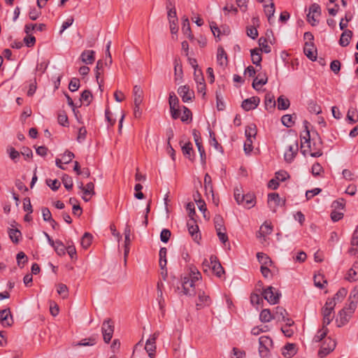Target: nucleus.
<instances>
[{
	"mask_svg": "<svg viewBox=\"0 0 358 358\" xmlns=\"http://www.w3.org/2000/svg\"><path fill=\"white\" fill-rule=\"evenodd\" d=\"M259 45L261 47V50L266 53L271 52V47L268 45L267 41L265 38L261 37L259 39Z\"/></svg>",
	"mask_w": 358,
	"mask_h": 358,
	"instance_id": "53",
	"label": "nucleus"
},
{
	"mask_svg": "<svg viewBox=\"0 0 358 358\" xmlns=\"http://www.w3.org/2000/svg\"><path fill=\"white\" fill-rule=\"evenodd\" d=\"M178 93L183 102H189L194 98V92L189 89L188 85H182L178 87Z\"/></svg>",
	"mask_w": 358,
	"mask_h": 358,
	"instance_id": "12",
	"label": "nucleus"
},
{
	"mask_svg": "<svg viewBox=\"0 0 358 358\" xmlns=\"http://www.w3.org/2000/svg\"><path fill=\"white\" fill-rule=\"evenodd\" d=\"M301 144L302 148L306 147L310 150V155L313 157H318L322 155L321 146L317 148H314L313 151H312L313 150L310 146V132L308 129L306 130V136L301 138ZM318 144L320 145H322V141L320 137H318Z\"/></svg>",
	"mask_w": 358,
	"mask_h": 358,
	"instance_id": "3",
	"label": "nucleus"
},
{
	"mask_svg": "<svg viewBox=\"0 0 358 358\" xmlns=\"http://www.w3.org/2000/svg\"><path fill=\"white\" fill-rule=\"evenodd\" d=\"M0 322L4 327H10L13 324V319L10 308L0 311Z\"/></svg>",
	"mask_w": 358,
	"mask_h": 358,
	"instance_id": "14",
	"label": "nucleus"
},
{
	"mask_svg": "<svg viewBox=\"0 0 358 358\" xmlns=\"http://www.w3.org/2000/svg\"><path fill=\"white\" fill-rule=\"evenodd\" d=\"M92 94L90 90H84L80 96V101L81 102L84 101L87 103V105H89L92 101Z\"/></svg>",
	"mask_w": 358,
	"mask_h": 358,
	"instance_id": "51",
	"label": "nucleus"
},
{
	"mask_svg": "<svg viewBox=\"0 0 358 358\" xmlns=\"http://www.w3.org/2000/svg\"><path fill=\"white\" fill-rule=\"evenodd\" d=\"M241 205H243L246 208H250L253 207L255 204V196L253 194H245V196H241Z\"/></svg>",
	"mask_w": 358,
	"mask_h": 358,
	"instance_id": "26",
	"label": "nucleus"
},
{
	"mask_svg": "<svg viewBox=\"0 0 358 358\" xmlns=\"http://www.w3.org/2000/svg\"><path fill=\"white\" fill-rule=\"evenodd\" d=\"M66 252L69 254L72 259H77L76 250L73 245H70L68 243V245L66 248Z\"/></svg>",
	"mask_w": 358,
	"mask_h": 358,
	"instance_id": "62",
	"label": "nucleus"
},
{
	"mask_svg": "<svg viewBox=\"0 0 358 358\" xmlns=\"http://www.w3.org/2000/svg\"><path fill=\"white\" fill-rule=\"evenodd\" d=\"M314 285L318 288H323L324 285L327 283V281L324 279L323 275L319 273L314 275L313 278Z\"/></svg>",
	"mask_w": 358,
	"mask_h": 358,
	"instance_id": "39",
	"label": "nucleus"
},
{
	"mask_svg": "<svg viewBox=\"0 0 358 358\" xmlns=\"http://www.w3.org/2000/svg\"><path fill=\"white\" fill-rule=\"evenodd\" d=\"M273 231V226L271 223L265 222L260 227V230L257 234V238H263L265 240V236L271 234Z\"/></svg>",
	"mask_w": 358,
	"mask_h": 358,
	"instance_id": "22",
	"label": "nucleus"
},
{
	"mask_svg": "<svg viewBox=\"0 0 358 358\" xmlns=\"http://www.w3.org/2000/svg\"><path fill=\"white\" fill-rule=\"evenodd\" d=\"M214 224L216 231L225 230L224 220L220 215H216L214 217Z\"/></svg>",
	"mask_w": 358,
	"mask_h": 358,
	"instance_id": "45",
	"label": "nucleus"
},
{
	"mask_svg": "<svg viewBox=\"0 0 358 358\" xmlns=\"http://www.w3.org/2000/svg\"><path fill=\"white\" fill-rule=\"evenodd\" d=\"M294 117H296L294 114V115H289V114L284 115L281 117V122L284 126H285L287 127H291L294 124Z\"/></svg>",
	"mask_w": 358,
	"mask_h": 358,
	"instance_id": "41",
	"label": "nucleus"
},
{
	"mask_svg": "<svg viewBox=\"0 0 358 358\" xmlns=\"http://www.w3.org/2000/svg\"><path fill=\"white\" fill-rule=\"evenodd\" d=\"M74 154L69 150H66L62 155V160L64 164H69L74 158Z\"/></svg>",
	"mask_w": 358,
	"mask_h": 358,
	"instance_id": "64",
	"label": "nucleus"
},
{
	"mask_svg": "<svg viewBox=\"0 0 358 358\" xmlns=\"http://www.w3.org/2000/svg\"><path fill=\"white\" fill-rule=\"evenodd\" d=\"M9 237L13 243H18L22 236L20 231L17 229H10L8 231Z\"/></svg>",
	"mask_w": 358,
	"mask_h": 358,
	"instance_id": "47",
	"label": "nucleus"
},
{
	"mask_svg": "<svg viewBox=\"0 0 358 358\" xmlns=\"http://www.w3.org/2000/svg\"><path fill=\"white\" fill-rule=\"evenodd\" d=\"M274 289L273 287L270 286L260 292L264 299L271 304H276L279 301L280 294L277 292H274Z\"/></svg>",
	"mask_w": 358,
	"mask_h": 358,
	"instance_id": "6",
	"label": "nucleus"
},
{
	"mask_svg": "<svg viewBox=\"0 0 358 358\" xmlns=\"http://www.w3.org/2000/svg\"><path fill=\"white\" fill-rule=\"evenodd\" d=\"M336 302L334 299H327L324 306L322 308L323 325L327 326L334 317V307Z\"/></svg>",
	"mask_w": 358,
	"mask_h": 358,
	"instance_id": "2",
	"label": "nucleus"
},
{
	"mask_svg": "<svg viewBox=\"0 0 358 358\" xmlns=\"http://www.w3.org/2000/svg\"><path fill=\"white\" fill-rule=\"evenodd\" d=\"M134 106H140L143 100V91L138 85H135L133 89Z\"/></svg>",
	"mask_w": 358,
	"mask_h": 358,
	"instance_id": "21",
	"label": "nucleus"
},
{
	"mask_svg": "<svg viewBox=\"0 0 358 358\" xmlns=\"http://www.w3.org/2000/svg\"><path fill=\"white\" fill-rule=\"evenodd\" d=\"M273 319H275V316L271 314L269 309H263L259 314V320L264 323L269 322Z\"/></svg>",
	"mask_w": 358,
	"mask_h": 358,
	"instance_id": "30",
	"label": "nucleus"
},
{
	"mask_svg": "<svg viewBox=\"0 0 358 358\" xmlns=\"http://www.w3.org/2000/svg\"><path fill=\"white\" fill-rule=\"evenodd\" d=\"M171 233L170 230L164 229L160 234V240L164 243H167L171 237Z\"/></svg>",
	"mask_w": 358,
	"mask_h": 358,
	"instance_id": "63",
	"label": "nucleus"
},
{
	"mask_svg": "<svg viewBox=\"0 0 358 358\" xmlns=\"http://www.w3.org/2000/svg\"><path fill=\"white\" fill-rule=\"evenodd\" d=\"M57 252V254L59 256L64 255L66 254V247L59 241H55V246H52Z\"/></svg>",
	"mask_w": 358,
	"mask_h": 358,
	"instance_id": "48",
	"label": "nucleus"
},
{
	"mask_svg": "<svg viewBox=\"0 0 358 358\" xmlns=\"http://www.w3.org/2000/svg\"><path fill=\"white\" fill-rule=\"evenodd\" d=\"M210 263L211 264L212 272L215 273L217 277L220 278L224 273V271L221 264L217 260V257L213 255L210 256Z\"/></svg>",
	"mask_w": 358,
	"mask_h": 358,
	"instance_id": "16",
	"label": "nucleus"
},
{
	"mask_svg": "<svg viewBox=\"0 0 358 358\" xmlns=\"http://www.w3.org/2000/svg\"><path fill=\"white\" fill-rule=\"evenodd\" d=\"M8 152L9 154L10 158L13 160L15 162L17 161L19 159L20 154L18 151H17L14 148H10L8 149Z\"/></svg>",
	"mask_w": 358,
	"mask_h": 358,
	"instance_id": "60",
	"label": "nucleus"
},
{
	"mask_svg": "<svg viewBox=\"0 0 358 358\" xmlns=\"http://www.w3.org/2000/svg\"><path fill=\"white\" fill-rule=\"evenodd\" d=\"M261 292L259 293H252L250 296V301L252 304L258 305L261 302H262L263 299L261 296Z\"/></svg>",
	"mask_w": 358,
	"mask_h": 358,
	"instance_id": "59",
	"label": "nucleus"
},
{
	"mask_svg": "<svg viewBox=\"0 0 358 358\" xmlns=\"http://www.w3.org/2000/svg\"><path fill=\"white\" fill-rule=\"evenodd\" d=\"M296 353L295 345L292 343H288L282 349V355L286 357H291Z\"/></svg>",
	"mask_w": 358,
	"mask_h": 358,
	"instance_id": "34",
	"label": "nucleus"
},
{
	"mask_svg": "<svg viewBox=\"0 0 358 358\" xmlns=\"http://www.w3.org/2000/svg\"><path fill=\"white\" fill-rule=\"evenodd\" d=\"M166 252H167L166 248H162L160 249L159 253V266H160L161 269H162V270L165 268V267L166 266V263H167Z\"/></svg>",
	"mask_w": 358,
	"mask_h": 358,
	"instance_id": "38",
	"label": "nucleus"
},
{
	"mask_svg": "<svg viewBox=\"0 0 358 358\" xmlns=\"http://www.w3.org/2000/svg\"><path fill=\"white\" fill-rule=\"evenodd\" d=\"M264 11L268 18L269 24L272 23L273 17L275 13V4L271 3L270 5H264Z\"/></svg>",
	"mask_w": 358,
	"mask_h": 358,
	"instance_id": "32",
	"label": "nucleus"
},
{
	"mask_svg": "<svg viewBox=\"0 0 358 358\" xmlns=\"http://www.w3.org/2000/svg\"><path fill=\"white\" fill-rule=\"evenodd\" d=\"M182 109L183 112L180 117L181 121L185 122L189 120H192V112L186 106H183Z\"/></svg>",
	"mask_w": 358,
	"mask_h": 358,
	"instance_id": "55",
	"label": "nucleus"
},
{
	"mask_svg": "<svg viewBox=\"0 0 358 358\" xmlns=\"http://www.w3.org/2000/svg\"><path fill=\"white\" fill-rule=\"evenodd\" d=\"M328 332V329L323 325V327L318 330L317 334L315 335L313 338V341L315 343L320 342L325 336H327Z\"/></svg>",
	"mask_w": 358,
	"mask_h": 358,
	"instance_id": "44",
	"label": "nucleus"
},
{
	"mask_svg": "<svg viewBox=\"0 0 358 358\" xmlns=\"http://www.w3.org/2000/svg\"><path fill=\"white\" fill-rule=\"evenodd\" d=\"M159 336V332H155L152 336H150L145 343V350L150 358H155V357L156 340Z\"/></svg>",
	"mask_w": 358,
	"mask_h": 358,
	"instance_id": "8",
	"label": "nucleus"
},
{
	"mask_svg": "<svg viewBox=\"0 0 358 358\" xmlns=\"http://www.w3.org/2000/svg\"><path fill=\"white\" fill-rule=\"evenodd\" d=\"M182 150L185 156H186L189 160L192 162L194 161V157L193 155L192 144L190 142L185 143V145L182 146Z\"/></svg>",
	"mask_w": 358,
	"mask_h": 358,
	"instance_id": "28",
	"label": "nucleus"
},
{
	"mask_svg": "<svg viewBox=\"0 0 358 358\" xmlns=\"http://www.w3.org/2000/svg\"><path fill=\"white\" fill-rule=\"evenodd\" d=\"M92 236L90 233H85L81 238V245L83 248L87 249L92 243Z\"/></svg>",
	"mask_w": 358,
	"mask_h": 358,
	"instance_id": "43",
	"label": "nucleus"
},
{
	"mask_svg": "<svg viewBox=\"0 0 358 358\" xmlns=\"http://www.w3.org/2000/svg\"><path fill=\"white\" fill-rule=\"evenodd\" d=\"M62 183L67 190H71L73 187V180L71 176L64 174L62 177Z\"/></svg>",
	"mask_w": 358,
	"mask_h": 358,
	"instance_id": "52",
	"label": "nucleus"
},
{
	"mask_svg": "<svg viewBox=\"0 0 358 358\" xmlns=\"http://www.w3.org/2000/svg\"><path fill=\"white\" fill-rule=\"evenodd\" d=\"M285 203V200L280 199V196L278 193L268 194V205L273 212L276 211V208L278 206H284Z\"/></svg>",
	"mask_w": 358,
	"mask_h": 358,
	"instance_id": "10",
	"label": "nucleus"
},
{
	"mask_svg": "<svg viewBox=\"0 0 358 358\" xmlns=\"http://www.w3.org/2000/svg\"><path fill=\"white\" fill-rule=\"evenodd\" d=\"M78 187L83 192V199L86 202L89 201L95 194L94 185L92 182H88L85 186L83 185V182H80Z\"/></svg>",
	"mask_w": 358,
	"mask_h": 358,
	"instance_id": "9",
	"label": "nucleus"
},
{
	"mask_svg": "<svg viewBox=\"0 0 358 358\" xmlns=\"http://www.w3.org/2000/svg\"><path fill=\"white\" fill-rule=\"evenodd\" d=\"M259 354L261 357L265 358L268 357L270 350L273 347L272 339L267 336H263L259 338Z\"/></svg>",
	"mask_w": 358,
	"mask_h": 358,
	"instance_id": "4",
	"label": "nucleus"
},
{
	"mask_svg": "<svg viewBox=\"0 0 358 358\" xmlns=\"http://www.w3.org/2000/svg\"><path fill=\"white\" fill-rule=\"evenodd\" d=\"M217 60L221 66H224L227 64V53L222 47H219L217 49Z\"/></svg>",
	"mask_w": 358,
	"mask_h": 358,
	"instance_id": "31",
	"label": "nucleus"
},
{
	"mask_svg": "<svg viewBox=\"0 0 358 358\" xmlns=\"http://www.w3.org/2000/svg\"><path fill=\"white\" fill-rule=\"evenodd\" d=\"M251 57L252 62L256 66H260V62L262 61V55L259 52V50L256 49L251 50Z\"/></svg>",
	"mask_w": 358,
	"mask_h": 358,
	"instance_id": "46",
	"label": "nucleus"
},
{
	"mask_svg": "<svg viewBox=\"0 0 358 358\" xmlns=\"http://www.w3.org/2000/svg\"><path fill=\"white\" fill-rule=\"evenodd\" d=\"M245 134L246 138H252V137L255 138L257 135L256 125L255 124H250L247 126L245 128Z\"/></svg>",
	"mask_w": 358,
	"mask_h": 358,
	"instance_id": "42",
	"label": "nucleus"
},
{
	"mask_svg": "<svg viewBox=\"0 0 358 358\" xmlns=\"http://www.w3.org/2000/svg\"><path fill=\"white\" fill-rule=\"evenodd\" d=\"M321 15V8L319 4L313 3L309 8V12L307 14V20L312 26H316L318 24V17Z\"/></svg>",
	"mask_w": 358,
	"mask_h": 358,
	"instance_id": "5",
	"label": "nucleus"
},
{
	"mask_svg": "<svg viewBox=\"0 0 358 358\" xmlns=\"http://www.w3.org/2000/svg\"><path fill=\"white\" fill-rule=\"evenodd\" d=\"M276 105V101L275 100L274 96L268 93L265 96V106L266 109L275 108Z\"/></svg>",
	"mask_w": 358,
	"mask_h": 358,
	"instance_id": "40",
	"label": "nucleus"
},
{
	"mask_svg": "<svg viewBox=\"0 0 358 358\" xmlns=\"http://www.w3.org/2000/svg\"><path fill=\"white\" fill-rule=\"evenodd\" d=\"M45 24H27L25 26H24V32L27 34H29V33L35 29L39 31H43L45 29Z\"/></svg>",
	"mask_w": 358,
	"mask_h": 358,
	"instance_id": "29",
	"label": "nucleus"
},
{
	"mask_svg": "<svg viewBox=\"0 0 358 358\" xmlns=\"http://www.w3.org/2000/svg\"><path fill=\"white\" fill-rule=\"evenodd\" d=\"M348 291L345 288H341L336 294L334 295L333 298H329V299H334L335 302H341L345 297Z\"/></svg>",
	"mask_w": 358,
	"mask_h": 358,
	"instance_id": "49",
	"label": "nucleus"
},
{
	"mask_svg": "<svg viewBox=\"0 0 358 358\" xmlns=\"http://www.w3.org/2000/svg\"><path fill=\"white\" fill-rule=\"evenodd\" d=\"M101 331L104 341L106 343H108L110 341L114 332V326L110 319L103 321Z\"/></svg>",
	"mask_w": 358,
	"mask_h": 358,
	"instance_id": "7",
	"label": "nucleus"
},
{
	"mask_svg": "<svg viewBox=\"0 0 358 358\" xmlns=\"http://www.w3.org/2000/svg\"><path fill=\"white\" fill-rule=\"evenodd\" d=\"M169 103L170 110H173L179 107V100L173 92L169 93Z\"/></svg>",
	"mask_w": 358,
	"mask_h": 358,
	"instance_id": "37",
	"label": "nucleus"
},
{
	"mask_svg": "<svg viewBox=\"0 0 358 358\" xmlns=\"http://www.w3.org/2000/svg\"><path fill=\"white\" fill-rule=\"evenodd\" d=\"M308 110L310 113H315V114H320V113H322V109H321L320 106H319L315 101H310L308 103Z\"/></svg>",
	"mask_w": 358,
	"mask_h": 358,
	"instance_id": "54",
	"label": "nucleus"
},
{
	"mask_svg": "<svg viewBox=\"0 0 358 358\" xmlns=\"http://www.w3.org/2000/svg\"><path fill=\"white\" fill-rule=\"evenodd\" d=\"M347 120L351 124H355L358 121V113L356 108H350L347 113Z\"/></svg>",
	"mask_w": 358,
	"mask_h": 358,
	"instance_id": "35",
	"label": "nucleus"
},
{
	"mask_svg": "<svg viewBox=\"0 0 358 358\" xmlns=\"http://www.w3.org/2000/svg\"><path fill=\"white\" fill-rule=\"evenodd\" d=\"M80 61L88 65L92 64L95 61V51L92 50H85L80 55Z\"/></svg>",
	"mask_w": 358,
	"mask_h": 358,
	"instance_id": "17",
	"label": "nucleus"
},
{
	"mask_svg": "<svg viewBox=\"0 0 358 358\" xmlns=\"http://www.w3.org/2000/svg\"><path fill=\"white\" fill-rule=\"evenodd\" d=\"M351 316L352 315L347 311V308H343L338 313L339 318L337 319V322H338V326L341 327L346 324L350 319Z\"/></svg>",
	"mask_w": 358,
	"mask_h": 358,
	"instance_id": "23",
	"label": "nucleus"
},
{
	"mask_svg": "<svg viewBox=\"0 0 358 358\" xmlns=\"http://www.w3.org/2000/svg\"><path fill=\"white\" fill-rule=\"evenodd\" d=\"M352 32L350 30H345L340 38L339 44L343 47H346L349 45L350 41L352 38Z\"/></svg>",
	"mask_w": 358,
	"mask_h": 358,
	"instance_id": "27",
	"label": "nucleus"
},
{
	"mask_svg": "<svg viewBox=\"0 0 358 358\" xmlns=\"http://www.w3.org/2000/svg\"><path fill=\"white\" fill-rule=\"evenodd\" d=\"M298 152V143L296 141L294 144L290 145L287 150L285 152L284 157L286 162H291L295 157Z\"/></svg>",
	"mask_w": 358,
	"mask_h": 358,
	"instance_id": "20",
	"label": "nucleus"
},
{
	"mask_svg": "<svg viewBox=\"0 0 358 358\" xmlns=\"http://www.w3.org/2000/svg\"><path fill=\"white\" fill-rule=\"evenodd\" d=\"M303 52L308 59L312 61L316 60L317 50L315 48L313 43L306 41L304 45Z\"/></svg>",
	"mask_w": 358,
	"mask_h": 358,
	"instance_id": "18",
	"label": "nucleus"
},
{
	"mask_svg": "<svg viewBox=\"0 0 358 358\" xmlns=\"http://www.w3.org/2000/svg\"><path fill=\"white\" fill-rule=\"evenodd\" d=\"M257 258L262 266H270L272 263L270 257L265 253L258 252Z\"/></svg>",
	"mask_w": 358,
	"mask_h": 358,
	"instance_id": "36",
	"label": "nucleus"
},
{
	"mask_svg": "<svg viewBox=\"0 0 358 358\" xmlns=\"http://www.w3.org/2000/svg\"><path fill=\"white\" fill-rule=\"evenodd\" d=\"M345 279L350 282L358 280V261L355 262L353 266L348 271Z\"/></svg>",
	"mask_w": 358,
	"mask_h": 358,
	"instance_id": "25",
	"label": "nucleus"
},
{
	"mask_svg": "<svg viewBox=\"0 0 358 358\" xmlns=\"http://www.w3.org/2000/svg\"><path fill=\"white\" fill-rule=\"evenodd\" d=\"M259 102L260 99L259 97L252 96L251 98L245 99L242 102L241 106L245 110L249 111L250 110L256 108L258 106Z\"/></svg>",
	"mask_w": 358,
	"mask_h": 358,
	"instance_id": "15",
	"label": "nucleus"
},
{
	"mask_svg": "<svg viewBox=\"0 0 358 358\" xmlns=\"http://www.w3.org/2000/svg\"><path fill=\"white\" fill-rule=\"evenodd\" d=\"M199 302L196 303L198 309L203 306H209L211 303L210 298L204 291L199 290L198 292Z\"/></svg>",
	"mask_w": 358,
	"mask_h": 358,
	"instance_id": "19",
	"label": "nucleus"
},
{
	"mask_svg": "<svg viewBox=\"0 0 358 358\" xmlns=\"http://www.w3.org/2000/svg\"><path fill=\"white\" fill-rule=\"evenodd\" d=\"M201 279V274L199 270L194 266H191L188 275L182 279V293L186 296H194L196 294L195 287L198 285L196 282Z\"/></svg>",
	"mask_w": 358,
	"mask_h": 358,
	"instance_id": "1",
	"label": "nucleus"
},
{
	"mask_svg": "<svg viewBox=\"0 0 358 358\" xmlns=\"http://www.w3.org/2000/svg\"><path fill=\"white\" fill-rule=\"evenodd\" d=\"M174 73L176 79H177L178 77L181 78L182 75V65L180 60L177 58L174 59Z\"/></svg>",
	"mask_w": 358,
	"mask_h": 358,
	"instance_id": "50",
	"label": "nucleus"
},
{
	"mask_svg": "<svg viewBox=\"0 0 358 358\" xmlns=\"http://www.w3.org/2000/svg\"><path fill=\"white\" fill-rule=\"evenodd\" d=\"M96 343V340L92 338H85L77 343L76 346H90L94 345Z\"/></svg>",
	"mask_w": 358,
	"mask_h": 358,
	"instance_id": "56",
	"label": "nucleus"
},
{
	"mask_svg": "<svg viewBox=\"0 0 358 358\" xmlns=\"http://www.w3.org/2000/svg\"><path fill=\"white\" fill-rule=\"evenodd\" d=\"M290 106L289 100L283 95L280 96L277 99V107L278 110H287Z\"/></svg>",
	"mask_w": 358,
	"mask_h": 358,
	"instance_id": "33",
	"label": "nucleus"
},
{
	"mask_svg": "<svg viewBox=\"0 0 358 358\" xmlns=\"http://www.w3.org/2000/svg\"><path fill=\"white\" fill-rule=\"evenodd\" d=\"M79 87H80L79 79H78L76 78H72L69 85V90L71 92H76L78 90Z\"/></svg>",
	"mask_w": 358,
	"mask_h": 358,
	"instance_id": "57",
	"label": "nucleus"
},
{
	"mask_svg": "<svg viewBox=\"0 0 358 358\" xmlns=\"http://www.w3.org/2000/svg\"><path fill=\"white\" fill-rule=\"evenodd\" d=\"M336 347V341L330 338H327L324 343L322 344L321 348L318 351V356L323 358L332 352Z\"/></svg>",
	"mask_w": 358,
	"mask_h": 358,
	"instance_id": "11",
	"label": "nucleus"
},
{
	"mask_svg": "<svg viewBox=\"0 0 358 358\" xmlns=\"http://www.w3.org/2000/svg\"><path fill=\"white\" fill-rule=\"evenodd\" d=\"M182 29L185 34H187L189 38H192L191 28L187 18L183 20Z\"/></svg>",
	"mask_w": 358,
	"mask_h": 358,
	"instance_id": "58",
	"label": "nucleus"
},
{
	"mask_svg": "<svg viewBox=\"0 0 358 358\" xmlns=\"http://www.w3.org/2000/svg\"><path fill=\"white\" fill-rule=\"evenodd\" d=\"M268 81V77L265 73H259L254 79L252 87L255 90H259L262 86L264 85Z\"/></svg>",
	"mask_w": 358,
	"mask_h": 358,
	"instance_id": "24",
	"label": "nucleus"
},
{
	"mask_svg": "<svg viewBox=\"0 0 358 358\" xmlns=\"http://www.w3.org/2000/svg\"><path fill=\"white\" fill-rule=\"evenodd\" d=\"M46 183L47 185L53 190V191H56L59 189V187H60V182L57 180V179H55V180H51V179H49V180H46Z\"/></svg>",
	"mask_w": 358,
	"mask_h": 358,
	"instance_id": "61",
	"label": "nucleus"
},
{
	"mask_svg": "<svg viewBox=\"0 0 358 358\" xmlns=\"http://www.w3.org/2000/svg\"><path fill=\"white\" fill-rule=\"evenodd\" d=\"M187 227L188 229V231L189 234L192 236L194 241L196 243H199L201 239V235L199 231V227L196 224V221L194 219H189L187 221Z\"/></svg>",
	"mask_w": 358,
	"mask_h": 358,
	"instance_id": "13",
	"label": "nucleus"
}]
</instances>
